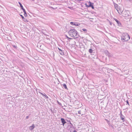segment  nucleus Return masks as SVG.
<instances>
[{
	"label": "nucleus",
	"instance_id": "9b49d317",
	"mask_svg": "<svg viewBox=\"0 0 132 132\" xmlns=\"http://www.w3.org/2000/svg\"><path fill=\"white\" fill-rule=\"evenodd\" d=\"M19 3L20 5V6L21 7V8L23 10H23H24L25 9L23 8V6L22 5L21 3L20 2H19Z\"/></svg>",
	"mask_w": 132,
	"mask_h": 132
},
{
	"label": "nucleus",
	"instance_id": "6e6552de",
	"mask_svg": "<svg viewBox=\"0 0 132 132\" xmlns=\"http://www.w3.org/2000/svg\"><path fill=\"white\" fill-rule=\"evenodd\" d=\"M78 113L79 114L78 116L79 117L82 116L84 114V113L82 112L81 110H80L78 111Z\"/></svg>",
	"mask_w": 132,
	"mask_h": 132
},
{
	"label": "nucleus",
	"instance_id": "aec40b11",
	"mask_svg": "<svg viewBox=\"0 0 132 132\" xmlns=\"http://www.w3.org/2000/svg\"><path fill=\"white\" fill-rule=\"evenodd\" d=\"M126 102H127V104H128L129 105V106L130 105L129 104V102H128V100H127L126 101Z\"/></svg>",
	"mask_w": 132,
	"mask_h": 132
},
{
	"label": "nucleus",
	"instance_id": "39448f33",
	"mask_svg": "<svg viewBox=\"0 0 132 132\" xmlns=\"http://www.w3.org/2000/svg\"><path fill=\"white\" fill-rule=\"evenodd\" d=\"M120 118L121 119V120H123V122H124L125 121V117H124V116H123L122 114V113L121 112L120 113Z\"/></svg>",
	"mask_w": 132,
	"mask_h": 132
},
{
	"label": "nucleus",
	"instance_id": "4be33fe9",
	"mask_svg": "<svg viewBox=\"0 0 132 132\" xmlns=\"http://www.w3.org/2000/svg\"><path fill=\"white\" fill-rule=\"evenodd\" d=\"M23 12L24 13V14H26V12L25 10H23Z\"/></svg>",
	"mask_w": 132,
	"mask_h": 132
},
{
	"label": "nucleus",
	"instance_id": "bb28decb",
	"mask_svg": "<svg viewBox=\"0 0 132 132\" xmlns=\"http://www.w3.org/2000/svg\"><path fill=\"white\" fill-rule=\"evenodd\" d=\"M73 132H77L75 130Z\"/></svg>",
	"mask_w": 132,
	"mask_h": 132
},
{
	"label": "nucleus",
	"instance_id": "20e7f679",
	"mask_svg": "<svg viewBox=\"0 0 132 132\" xmlns=\"http://www.w3.org/2000/svg\"><path fill=\"white\" fill-rule=\"evenodd\" d=\"M89 5H87L86 4H85V5H86V7H91L93 9H94V7L93 6V3H92L90 2H89Z\"/></svg>",
	"mask_w": 132,
	"mask_h": 132
},
{
	"label": "nucleus",
	"instance_id": "0eeeda50",
	"mask_svg": "<svg viewBox=\"0 0 132 132\" xmlns=\"http://www.w3.org/2000/svg\"><path fill=\"white\" fill-rule=\"evenodd\" d=\"M61 121L63 126H64V124L67 123L66 121H65V119L63 118H61Z\"/></svg>",
	"mask_w": 132,
	"mask_h": 132
},
{
	"label": "nucleus",
	"instance_id": "9d476101",
	"mask_svg": "<svg viewBox=\"0 0 132 132\" xmlns=\"http://www.w3.org/2000/svg\"><path fill=\"white\" fill-rule=\"evenodd\" d=\"M34 127L35 126L33 124L30 127L29 129L30 130H32L34 128Z\"/></svg>",
	"mask_w": 132,
	"mask_h": 132
},
{
	"label": "nucleus",
	"instance_id": "1a4fd4ad",
	"mask_svg": "<svg viewBox=\"0 0 132 132\" xmlns=\"http://www.w3.org/2000/svg\"><path fill=\"white\" fill-rule=\"evenodd\" d=\"M114 20L117 22V24L119 26H121V23L118 20L116 19H114Z\"/></svg>",
	"mask_w": 132,
	"mask_h": 132
},
{
	"label": "nucleus",
	"instance_id": "a211bd4d",
	"mask_svg": "<svg viewBox=\"0 0 132 132\" xmlns=\"http://www.w3.org/2000/svg\"><path fill=\"white\" fill-rule=\"evenodd\" d=\"M114 6H115V7L116 8V9H118V5H117V4H116L115 5H114Z\"/></svg>",
	"mask_w": 132,
	"mask_h": 132
},
{
	"label": "nucleus",
	"instance_id": "f03ea898",
	"mask_svg": "<svg viewBox=\"0 0 132 132\" xmlns=\"http://www.w3.org/2000/svg\"><path fill=\"white\" fill-rule=\"evenodd\" d=\"M130 39L129 35L127 33H124L122 34L121 40L122 41H127Z\"/></svg>",
	"mask_w": 132,
	"mask_h": 132
},
{
	"label": "nucleus",
	"instance_id": "f8f14e48",
	"mask_svg": "<svg viewBox=\"0 0 132 132\" xmlns=\"http://www.w3.org/2000/svg\"><path fill=\"white\" fill-rule=\"evenodd\" d=\"M39 93L40 94L42 95L43 96H45L46 98H48V97L46 95V94H43L42 93H41L40 92H39Z\"/></svg>",
	"mask_w": 132,
	"mask_h": 132
},
{
	"label": "nucleus",
	"instance_id": "6ab92c4d",
	"mask_svg": "<svg viewBox=\"0 0 132 132\" xmlns=\"http://www.w3.org/2000/svg\"><path fill=\"white\" fill-rule=\"evenodd\" d=\"M23 20L25 22H27L28 21H27V19L25 18H24V19H23Z\"/></svg>",
	"mask_w": 132,
	"mask_h": 132
},
{
	"label": "nucleus",
	"instance_id": "dca6fc26",
	"mask_svg": "<svg viewBox=\"0 0 132 132\" xmlns=\"http://www.w3.org/2000/svg\"><path fill=\"white\" fill-rule=\"evenodd\" d=\"M58 48L59 50V51L63 50V48L62 47L60 48L59 47H58Z\"/></svg>",
	"mask_w": 132,
	"mask_h": 132
},
{
	"label": "nucleus",
	"instance_id": "a878e982",
	"mask_svg": "<svg viewBox=\"0 0 132 132\" xmlns=\"http://www.w3.org/2000/svg\"><path fill=\"white\" fill-rule=\"evenodd\" d=\"M13 46L14 47H15V48H16V46H15V45H14V46Z\"/></svg>",
	"mask_w": 132,
	"mask_h": 132
},
{
	"label": "nucleus",
	"instance_id": "f3484780",
	"mask_svg": "<svg viewBox=\"0 0 132 132\" xmlns=\"http://www.w3.org/2000/svg\"><path fill=\"white\" fill-rule=\"evenodd\" d=\"M89 51L90 53H92L93 52V50L92 48H90L89 49Z\"/></svg>",
	"mask_w": 132,
	"mask_h": 132
},
{
	"label": "nucleus",
	"instance_id": "2eb2a0df",
	"mask_svg": "<svg viewBox=\"0 0 132 132\" xmlns=\"http://www.w3.org/2000/svg\"><path fill=\"white\" fill-rule=\"evenodd\" d=\"M63 87L66 89H68L67 88V86L66 85L64 84H63Z\"/></svg>",
	"mask_w": 132,
	"mask_h": 132
},
{
	"label": "nucleus",
	"instance_id": "7ed1b4c3",
	"mask_svg": "<svg viewBox=\"0 0 132 132\" xmlns=\"http://www.w3.org/2000/svg\"><path fill=\"white\" fill-rule=\"evenodd\" d=\"M69 121L70 122V125L68 126V128H69V129L70 130L71 132H72L75 130V127L71 123L70 121Z\"/></svg>",
	"mask_w": 132,
	"mask_h": 132
},
{
	"label": "nucleus",
	"instance_id": "f257e3e1",
	"mask_svg": "<svg viewBox=\"0 0 132 132\" xmlns=\"http://www.w3.org/2000/svg\"><path fill=\"white\" fill-rule=\"evenodd\" d=\"M70 36L74 38H78L79 35L76 30L74 29L70 30L68 32Z\"/></svg>",
	"mask_w": 132,
	"mask_h": 132
},
{
	"label": "nucleus",
	"instance_id": "393cba45",
	"mask_svg": "<svg viewBox=\"0 0 132 132\" xmlns=\"http://www.w3.org/2000/svg\"><path fill=\"white\" fill-rule=\"evenodd\" d=\"M67 37L68 38V39H72V38H69L67 36Z\"/></svg>",
	"mask_w": 132,
	"mask_h": 132
},
{
	"label": "nucleus",
	"instance_id": "ddd939ff",
	"mask_svg": "<svg viewBox=\"0 0 132 132\" xmlns=\"http://www.w3.org/2000/svg\"><path fill=\"white\" fill-rule=\"evenodd\" d=\"M63 51V50L59 51V53L62 55H63L64 54Z\"/></svg>",
	"mask_w": 132,
	"mask_h": 132
},
{
	"label": "nucleus",
	"instance_id": "4468645a",
	"mask_svg": "<svg viewBox=\"0 0 132 132\" xmlns=\"http://www.w3.org/2000/svg\"><path fill=\"white\" fill-rule=\"evenodd\" d=\"M83 31H84L86 33V32H87V30L85 29H82L81 30V31L82 32Z\"/></svg>",
	"mask_w": 132,
	"mask_h": 132
},
{
	"label": "nucleus",
	"instance_id": "5701e85b",
	"mask_svg": "<svg viewBox=\"0 0 132 132\" xmlns=\"http://www.w3.org/2000/svg\"><path fill=\"white\" fill-rule=\"evenodd\" d=\"M28 118H29V116H26V119H28Z\"/></svg>",
	"mask_w": 132,
	"mask_h": 132
},
{
	"label": "nucleus",
	"instance_id": "b1692460",
	"mask_svg": "<svg viewBox=\"0 0 132 132\" xmlns=\"http://www.w3.org/2000/svg\"><path fill=\"white\" fill-rule=\"evenodd\" d=\"M24 15L26 17L27 16V14H24Z\"/></svg>",
	"mask_w": 132,
	"mask_h": 132
},
{
	"label": "nucleus",
	"instance_id": "412c9836",
	"mask_svg": "<svg viewBox=\"0 0 132 132\" xmlns=\"http://www.w3.org/2000/svg\"><path fill=\"white\" fill-rule=\"evenodd\" d=\"M20 16L21 17H22V18L23 19H24V17L23 16H22V15H21V14H20Z\"/></svg>",
	"mask_w": 132,
	"mask_h": 132
},
{
	"label": "nucleus",
	"instance_id": "423d86ee",
	"mask_svg": "<svg viewBox=\"0 0 132 132\" xmlns=\"http://www.w3.org/2000/svg\"><path fill=\"white\" fill-rule=\"evenodd\" d=\"M70 23L71 25L72 26H78L80 25L79 24H78L77 23L73 22H71Z\"/></svg>",
	"mask_w": 132,
	"mask_h": 132
}]
</instances>
